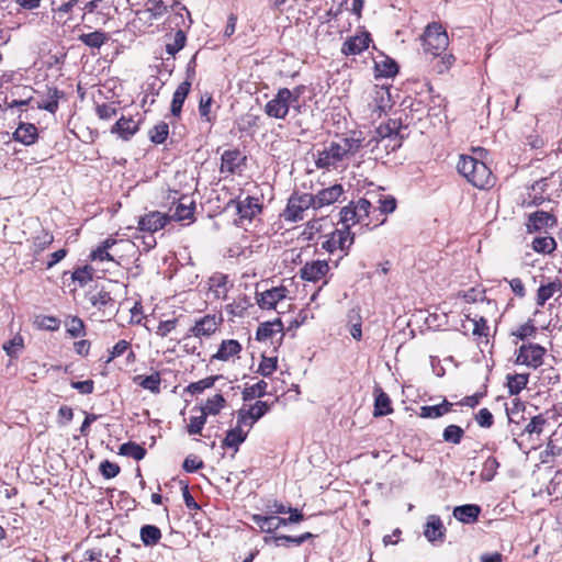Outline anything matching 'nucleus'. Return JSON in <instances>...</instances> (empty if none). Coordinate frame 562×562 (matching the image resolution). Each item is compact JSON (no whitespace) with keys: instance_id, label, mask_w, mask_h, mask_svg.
I'll return each mask as SVG.
<instances>
[{"instance_id":"4be33fe9","label":"nucleus","mask_w":562,"mask_h":562,"mask_svg":"<svg viewBox=\"0 0 562 562\" xmlns=\"http://www.w3.org/2000/svg\"><path fill=\"white\" fill-rule=\"evenodd\" d=\"M261 212V204L257 198L246 196L237 202V213L240 220H252Z\"/></svg>"},{"instance_id":"79ce46f5","label":"nucleus","mask_w":562,"mask_h":562,"mask_svg":"<svg viewBox=\"0 0 562 562\" xmlns=\"http://www.w3.org/2000/svg\"><path fill=\"white\" fill-rule=\"evenodd\" d=\"M555 247L557 243L554 238L550 236L537 237L532 241L533 250L541 254H550Z\"/></svg>"},{"instance_id":"473e14b6","label":"nucleus","mask_w":562,"mask_h":562,"mask_svg":"<svg viewBox=\"0 0 562 562\" xmlns=\"http://www.w3.org/2000/svg\"><path fill=\"white\" fill-rule=\"evenodd\" d=\"M139 537L144 546L153 547L156 546L161 539V531L157 526L144 525L140 528Z\"/></svg>"},{"instance_id":"09e8293b","label":"nucleus","mask_w":562,"mask_h":562,"mask_svg":"<svg viewBox=\"0 0 562 562\" xmlns=\"http://www.w3.org/2000/svg\"><path fill=\"white\" fill-rule=\"evenodd\" d=\"M186 34L182 30H178L172 38V42L166 44V52L175 56L178 52H180L186 45Z\"/></svg>"},{"instance_id":"f704fd0d","label":"nucleus","mask_w":562,"mask_h":562,"mask_svg":"<svg viewBox=\"0 0 562 562\" xmlns=\"http://www.w3.org/2000/svg\"><path fill=\"white\" fill-rule=\"evenodd\" d=\"M119 453L121 456L131 457L134 460L139 461L145 458L146 449L136 442L128 441V442L121 445V447L119 449Z\"/></svg>"},{"instance_id":"2f4dec72","label":"nucleus","mask_w":562,"mask_h":562,"mask_svg":"<svg viewBox=\"0 0 562 562\" xmlns=\"http://www.w3.org/2000/svg\"><path fill=\"white\" fill-rule=\"evenodd\" d=\"M134 382L153 393L160 392L161 378L159 372H154L150 375L138 374L134 378Z\"/></svg>"},{"instance_id":"49530a36","label":"nucleus","mask_w":562,"mask_h":562,"mask_svg":"<svg viewBox=\"0 0 562 562\" xmlns=\"http://www.w3.org/2000/svg\"><path fill=\"white\" fill-rule=\"evenodd\" d=\"M270 409V405L263 401H257L255 404L246 407V413L252 419V422H258L262 416H265Z\"/></svg>"},{"instance_id":"a211bd4d","label":"nucleus","mask_w":562,"mask_h":562,"mask_svg":"<svg viewBox=\"0 0 562 562\" xmlns=\"http://www.w3.org/2000/svg\"><path fill=\"white\" fill-rule=\"evenodd\" d=\"M288 290L284 286H277L257 293V303L263 310L276 308L277 304L286 296Z\"/></svg>"},{"instance_id":"39448f33","label":"nucleus","mask_w":562,"mask_h":562,"mask_svg":"<svg viewBox=\"0 0 562 562\" xmlns=\"http://www.w3.org/2000/svg\"><path fill=\"white\" fill-rule=\"evenodd\" d=\"M299 91L281 88L277 94L266 103L265 113L269 117L277 120H284L290 112V109L299 102Z\"/></svg>"},{"instance_id":"5701e85b","label":"nucleus","mask_w":562,"mask_h":562,"mask_svg":"<svg viewBox=\"0 0 562 562\" xmlns=\"http://www.w3.org/2000/svg\"><path fill=\"white\" fill-rule=\"evenodd\" d=\"M555 222L557 220L552 214L544 211H537L529 215L527 227L529 232H536L553 226Z\"/></svg>"},{"instance_id":"72a5a7b5","label":"nucleus","mask_w":562,"mask_h":562,"mask_svg":"<svg viewBox=\"0 0 562 562\" xmlns=\"http://www.w3.org/2000/svg\"><path fill=\"white\" fill-rule=\"evenodd\" d=\"M108 40V34L101 31H94L79 36V41L91 48H100Z\"/></svg>"},{"instance_id":"ea45409f","label":"nucleus","mask_w":562,"mask_h":562,"mask_svg":"<svg viewBox=\"0 0 562 562\" xmlns=\"http://www.w3.org/2000/svg\"><path fill=\"white\" fill-rule=\"evenodd\" d=\"M507 386L508 391L512 395L519 394L521 390H524L528 383V374H514L507 376Z\"/></svg>"},{"instance_id":"aec40b11","label":"nucleus","mask_w":562,"mask_h":562,"mask_svg":"<svg viewBox=\"0 0 562 562\" xmlns=\"http://www.w3.org/2000/svg\"><path fill=\"white\" fill-rule=\"evenodd\" d=\"M139 130V121L132 116L122 115L111 127V133L116 134L120 138L128 140Z\"/></svg>"},{"instance_id":"c03bdc74","label":"nucleus","mask_w":562,"mask_h":562,"mask_svg":"<svg viewBox=\"0 0 562 562\" xmlns=\"http://www.w3.org/2000/svg\"><path fill=\"white\" fill-rule=\"evenodd\" d=\"M267 382L263 380L258 381L251 386H248L243 392V398L244 401H249L255 398L256 396L262 397L267 393Z\"/></svg>"},{"instance_id":"37998d69","label":"nucleus","mask_w":562,"mask_h":562,"mask_svg":"<svg viewBox=\"0 0 562 562\" xmlns=\"http://www.w3.org/2000/svg\"><path fill=\"white\" fill-rule=\"evenodd\" d=\"M378 206L375 207V215L380 218L381 215L393 213L396 209V200L392 195L381 196L378 200Z\"/></svg>"},{"instance_id":"2eb2a0df","label":"nucleus","mask_w":562,"mask_h":562,"mask_svg":"<svg viewBox=\"0 0 562 562\" xmlns=\"http://www.w3.org/2000/svg\"><path fill=\"white\" fill-rule=\"evenodd\" d=\"M209 293L214 300H226L232 283L226 274L216 272L207 280Z\"/></svg>"},{"instance_id":"cd10ccee","label":"nucleus","mask_w":562,"mask_h":562,"mask_svg":"<svg viewBox=\"0 0 562 562\" xmlns=\"http://www.w3.org/2000/svg\"><path fill=\"white\" fill-rule=\"evenodd\" d=\"M374 412L375 417L385 416L393 412L389 395L380 387L374 390Z\"/></svg>"},{"instance_id":"338daca9","label":"nucleus","mask_w":562,"mask_h":562,"mask_svg":"<svg viewBox=\"0 0 562 562\" xmlns=\"http://www.w3.org/2000/svg\"><path fill=\"white\" fill-rule=\"evenodd\" d=\"M178 326V318H171L159 323L156 335L159 337H167Z\"/></svg>"},{"instance_id":"de8ad7c7","label":"nucleus","mask_w":562,"mask_h":562,"mask_svg":"<svg viewBox=\"0 0 562 562\" xmlns=\"http://www.w3.org/2000/svg\"><path fill=\"white\" fill-rule=\"evenodd\" d=\"M225 402L226 401L222 394H215L210 397L201 408L206 413V415H216L224 407Z\"/></svg>"},{"instance_id":"c9c22d12","label":"nucleus","mask_w":562,"mask_h":562,"mask_svg":"<svg viewBox=\"0 0 562 562\" xmlns=\"http://www.w3.org/2000/svg\"><path fill=\"white\" fill-rule=\"evenodd\" d=\"M282 330V323L280 321H277L274 323H263L259 325L257 333H256V339L259 341H265L270 339L276 333H279Z\"/></svg>"},{"instance_id":"4d7b16f0","label":"nucleus","mask_w":562,"mask_h":562,"mask_svg":"<svg viewBox=\"0 0 562 562\" xmlns=\"http://www.w3.org/2000/svg\"><path fill=\"white\" fill-rule=\"evenodd\" d=\"M470 325H471V331H472V335L474 336H487L488 335V325H487V322L483 318V317H480L479 319L476 318H470L469 316H467V321Z\"/></svg>"},{"instance_id":"58836bf2","label":"nucleus","mask_w":562,"mask_h":562,"mask_svg":"<svg viewBox=\"0 0 562 562\" xmlns=\"http://www.w3.org/2000/svg\"><path fill=\"white\" fill-rule=\"evenodd\" d=\"M499 468V462L495 457H488L482 467L480 477L483 482H491Z\"/></svg>"},{"instance_id":"0e129e2a","label":"nucleus","mask_w":562,"mask_h":562,"mask_svg":"<svg viewBox=\"0 0 562 562\" xmlns=\"http://www.w3.org/2000/svg\"><path fill=\"white\" fill-rule=\"evenodd\" d=\"M547 420L541 416L537 415L530 419V422L525 427V432L532 435H540L543 430Z\"/></svg>"},{"instance_id":"393cba45","label":"nucleus","mask_w":562,"mask_h":562,"mask_svg":"<svg viewBox=\"0 0 562 562\" xmlns=\"http://www.w3.org/2000/svg\"><path fill=\"white\" fill-rule=\"evenodd\" d=\"M481 507L474 504L457 506L453 509V517L463 524H473L477 520Z\"/></svg>"},{"instance_id":"b1692460","label":"nucleus","mask_w":562,"mask_h":562,"mask_svg":"<svg viewBox=\"0 0 562 562\" xmlns=\"http://www.w3.org/2000/svg\"><path fill=\"white\" fill-rule=\"evenodd\" d=\"M38 137L37 127L32 123H20L13 133V138L23 145H33Z\"/></svg>"},{"instance_id":"dca6fc26","label":"nucleus","mask_w":562,"mask_h":562,"mask_svg":"<svg viewBox=\"0 0 562 562\" xmlns=\"http://www.w3.org/2000/svg\"><path fill=\"white\" fill-rule=\"evenodd\" d=\"M370 43L371 37L370 34L367 32L357 34L355 36H350L344 42L341 46V53L346 56L359 55L366 49H368Z\"/></svg>"},{"instance_id":"e2e57ef3","label":"nucleus","mask_w":562,"mask_h":562,"mask_svg":"<svg viewBox=\"0 0 562 562\" xmlns=\"http://www.w3.org/2000/svg\"><path fill=\"white\" fill-rule=\"evenodd\" d=\"M90 302L93 306L98 308L105 307L109 304L113 303V299L111 297V294L104 290H101L97 292L95 294L91 295Z\"/></svg>"},{"instance_id":"c756f323","label":"nucleus","mask_w":562,"mask_h":562,"mask_svg":"<svg viewBox=\"0 0 562 562\" xmlns=\"http://www.w3.org/2000/svg\"><path fill=\"white\" fill-rule=\"evenodd\" d=\"M428 541L434 542L443 537V525L438 516H429L424 530Z\"/></svg>"},{"instance_id":"774afa93","label":"nucleus","mask_w":562,"mask_h":562,"mask_svg":"<svg viewBox=\"0 0 562 562\" xmlns=\"http://www.w3.org/2000/svg\"><path fill=\"white\" fill-rule=\"evenodd\" d=\"M100 472L105 479H113L120 473V467L109 460L100 464Z\"/></svg>"},{"instance_id":"864d4df0","label":"nucleus","mask_w":562,"mask_h":562,"mask_svg":"<svg viewBox=\"0 0 562 562\" xmlns=\"http://www.w3.org/2000/svg\"><path fill=\"white\" fill-rule=\"evenodd\" d=\"M95 114L100 120L110 121L117 115V108L114 102L98 104Z\"/></svg>"},{"instance_id":"7c9ffc66","label":"nucleus","mask_w":562,"mask_h":562,"mask_svg":"<svg viewBox=\"0 0 562 562\" xmlns=\"http://www.w3.org/2000/svg\"><path fill=\"white\" fill-rule=\"evenodd\" d=\"M452 408V403L443 400L442 403L431 406H422L419 416L422 418H438L448 414Z\"/></svg>"},{"instance_id":"603ef678","label":"nucleus","mask_w":562,"mask_h":562,"mask_svg":"<svg viewBox=\"0 0 562 562\" xmlns=\"http://www.w3.org/2000/svg\"><path fill=\"white\" fill-rule=\"evenodd\" d=\"M217 379L218 376L214 375L207 376L196 382H192L187 386V392L190 394H200L204 390L212 387Z\"/></svg>"},{"instance_id":"6e6d98bb","label":"nucleus","mask_w":562,"mask_h":562,"mask_svg":"<svg viewBox=\"0 0 562 562\" xmlns=\"http://www.w3.org/2000/svg\"><path fill=\"white\" fill-rule=\"evenodd\" d=\"M35 325L40 329L55 331V330H57L59 328L60 321L57 317H55V316L42 315V316H37L35 318Z\"/></svg>"},{"instance_id":"6e6552de","label":"nucleus","mask_w":562,"mask_h":562,"mask_svg":"<svg viewBox=\"0 0 562 562\" xmlns=\"http://www.w3.org/2000/svg\"><path fill=\"white\" fill-rule=\"evenodd\" d=\"M355 236L348 227L341 229H335L333 233L326 236V240L323 241L322 247L328 252L340 250L347 254L348 249L353 244Z\"/></svg>"},{"instance_id":"a878e982","label":"nucleus","mask_w":562,"mask_h":562,"mask_svg":"<svg viewBox=\"0 0 562 562\" xmlns=\"http://www.w3.org/2000/svg\"><path fill=\"white\" fill-rule=\"evenodd\" d=\"M191 89V80L187 79L181 82L176 89L172 101H171V113L175 116H179L181 113L182 105L184 103L186 98L188 97Z\"/></svg>"},{"instance_id":"bb28decb","label":"nucleus","mask_w":562,"mask_h":562,"mask_svg":"<svg viewBox=\"0 0 562 562\" xmlns=\"http://www.w3.org/2000/svg\"><path fill=\"white\" fill-rule=\"evenodd\" d=\"M562 283L560 280L549 281L541 283L538 291L536 303L538 306H543L555 293L561 292Z\"/></svg>"},{"instance_id":"052dcab7","label":"nucleus","mask_w":562,"mask_h":562,"mask_svg":"<svg viewBox=\"0 0 562 562\" xmlns=\"http://www.w3.org/2000/svg\"><path fill=\"white\" fill-rule=\"evenodd\" d=\"M58 90H49V98L43 102L37 103V108L55 113L58 109Z\"/></svg>"},{"instance_id":"1a4fd4ad","label":"nucleus","mask_w":562,"mask_h":562,"mask_svg":"<svg viewBox=\"0 0 562 562\" xmlns=\"http://www.w3.org/2000/svg\"><path fill=\"white\" fill-rule=\"evenodd\" d=\"M546 349L538 344H524L519 347L516 363L537 369L543 363Z\"/></svg>"},{"instance_id":"4c0bfd02","label":"nucleus","mask_w":562,"mask_h":562,"mask_svg":"<svg viewBox=\"0 0 562 562\" xmlns=\"http://www.w3.org/2000/svg\"><path fill=\"white\" fill-rule=\"evenodd\" d=\"M54 241V236L47 231H41L32 238L33 252L38 255Z\"/></svg>"},{"instance_id":"69168bd1","label":"nucleus","mask_w":562,"mask_h":562,"mask_svg":"<svg viewBox=\"0 0 562 562\" xmlns=\"http://www.w3.org/2000/svg\"><path fill=\"white\" fill-rule=\"evenodd\" d=\"M67 331L74 338L85 334V324L79 317H72L67 324Z\"/></svg>"},{"instance_id":"680f3d73","label":"nucleus","mask_w":562,"mask_h":562,"mask_svg":"<svg viewBox=\"0 0 562 562\" xmlns=\"http://www.w3.org/2000/svg\"><path fill=\"white\" fill-rule=\"evenodd\" d=\"M277 358L273 357H262L259 363V373L263 376L271 375L277 370Z\"/></svg>"},{"instance_id":"412c9836","label":"nucleus","mask_w":562,"mask_h":562,"mask_svg":"<svg viewBox=\"0 0 562 562\" xmlns=\"http://www.w3.org/2000/svg\"><path fill=\"white\" fill-rule=\"evenodd\" d=\"M241 350L243 347L238 340L226 339L221 342L216 353H214L211 359L220 361H229L234 357H238Z\"/></svg>"},{"instance_id":"c85d7f7f","label":"nucleus","mask_w":562,"mask_h":562,"mask_svg":"<svg viewBox=\"0 0 562 562\" xmlns=\"http://www.w3.org/2000/svg\"><path fill=\"white\" fill-rule=\"evenodd\" d=\"M247 439L246 430L243 431L239 427H234L226 432L225 438L222 441L223 448H229L234 450L236 453L239 449V446L245 442Z\"/></svg>"},{"instance_id":"9b49d317","label":"nucleus","mask_w":562,"mask_h":562,"mask_svg":"<svg viewBox=\"0 0 562 562\" xmlns=\"http://www.w3.org/2000/svg\"><path fill=\"white\" fill-rule=\"evenodd\" d=\"M222 323L221 314H206L194 322V325L189 329V334L198 338H209L216 333Z\"/></svg>"},{"instance_id":"9d476101","label":"nucleus","mask_w":562,"mask_h":562,"mask_svg":"<svg viewBox=\"0 0 562 562\" xmlns=\"http://www.w3.org/2000/svg\"><path fill=\"white\" fill-rule=\"evenodd\" d=\"M168 5L164 0H146L144 9L137 10L133 24L143 22L144 24L151 25L153 21L160 19L167 13Z\"/></svg>"},{"instance_id":"f3484780","label":"nucleus","mask_w":562,"mask_h":562,"mask_svg":"<svg viewBox=\"0 0 562 562\" xmlns=\"http://www.w3.org/2000/svg\"><path fill=\"white\" fill-rule=\"evenodd\" d=\"M245 157L238 149L225 150L221 157V173L226 176L234 175L238 168L244 164Z\"/></svg>"},{"instance_id":"8fccbe9b","label":"nucleus","mask_w":562,"mask_h":562,"mask_svg":"<svg viewBox=\"0 0 562 562\" xmlns=\"http://www.w3.org/2000/svg\"><path fill=\"white\" fill-rule=\"evenodd\" d=\"M169 134V126L165 122H160L156 124L150 131H149V137L150 140L155 144H162Z\"/></svg>"},{"instance_id":"a19ab883","label":"nucleus","mask_w":562,"mask_h":562,"mask_svg":"<svg viewBox=\"0 0 562 562\" xmlns=\"http://www.w3.org/2000/svg\"><path fill=\"white\" fill-rule=\"evenodd\" d=\"M464 437V430L458 425H449L443 429L442 439L445 442L459 445Z\"/></svg>"},{"instance_id":"13d9d810","label":"nucleus","mask_w":562,"mask_h":562,"mask_svg":"<svg viewBox=\"0 0 562 562\" xmlns=\"http://www.w3.org/2000/svg\"><path fill=\"white\" fill-rule=\"evenodd\" d=\"M255 424L256 422H252L249 415H247L246 406H243L237 411L236 427H239V429L243 431L246 430L247 436Z\"/></svg>"},{"instance_id":"3c124183","label":"nucleus","mask_w":562,"mask_h":562,"mask_svg":"<svg viewBox=\"0 0 562 562\" xmlns=\"http://www.w3.org/2000/svg\"><path fill=\"white\" fill-rule=\"evenodd\" d=\"M252 521L261 529V531L267 533H272L277 530L276 526V516H261L254 515Z\"/></svg>"},{"instance_id":"bf43d9fd","label":"nucleus","mask_w":562,"mask_h":562,"mask_svg":"<svg viewBox=\"0 0 562 562\" xmlns=\"http://www.w3.org/2000/svg\"><path fill=\"white\" fill-rule=\"evenodd\" d=\"M193 210L194 207L191 205H186L184 203L180 202L176 209L173 214L170 216V220L175 221H184L190 220L193 216Z\"/></svg>"},{"instance_id":"6ab92c4d","label":"nucleus","mask_w":562,"mask_h":562,"mask_svg":"<svg viewBox=\"0 0 562 562\" xmlns=\"http://www.w3.org/2000/svg\"><path fill=\"white\" fill-rule=\"evenodd\" d=\"M123 244L125 246H131L128 240H117L113 237H109L102 241L90 255L91 260L93 261H114V252L111 250L117 245Z\"/></svg>"},{"instance_id":"4468645a","label":"nucleus","mask_w":562,"mask_h":562,"mask_svg":"<svg viewBox=\"0 0 562 562\" xmlns=\"http://www.w3.org/2000/svg\"><path fill=\"white\" fill-rule=\"evenodd\" d=\"M345 190L341 184L336 183L331 187L319 190L316 194H312L314 199V210H319L325 206H329L337 202L344 194Z\"/></svg>"},{"instance_id":"20e7f679","label":"nucleus","mask_w":562,"mask_h":562,"mask_svg":"<svg viewBox=\"0 0 562 562\" xmlns=\"http://www.w3.org/2000/svg\"><path fill=\"white\" fill-rule=\"evenodd\" d=\"M457 169L475 188L486 189L493 186L490 168L477 158L461 155Z\"/></svg>"},{"instance_id":"a18cd8bd","label":"nucleus","mask_w":562,"mask_h":562,"mask_svg":"<svg viewBox=\"0 0 562 562\" xmlns=\"http://www.w3.org/2000/svg\"><path fill=\"white\" fill-rule=\"evenodd\" d=\"M199 415L191 416L188 424V432L190 435L201 434L205 423H206V413L200 407Z\"/></svg>"},{"instance_id":"7ed1b4c3","label":"nucleus","mask_w":562,"mask_h":562,"mask_svg":"<svg viewBox=\"0 0 562 562\" xmlns=\"http://www.w3.org/2000/svg\"><path fill=\"white\" fill-rule=\"evenodd\" d=\"M375 206L366 198L349 202L340 211L341 223L350 229L352 225L360 224L368 228L376 227L385 222L378 218Z\"/></svg>"},{"instance_id":"423d86ee","label":"nucleus","mask_w":562,"mask_h":562,"mask_svg":"<svg viewBox=\"0 0 562 562\" xmlns=\"http://www.w3.org/2000/svg\"><path fill=\"white\" fill-rule=\"evenodd\" d=\"M313 201L315 200L310 193H292L283 212L284 220L292 223L302 221L305 212L311 207L314 209Z\"/></svg>"},{"instance_id":"f257e3e1","label":"nucleus","mask_w":562,"mask_h":562,"mask_svg":"<svg viewBox=\"0 0 562 562\" xmlns=\"http://www.w3.org/2000/svg\"><path fill=\"white\" fill-rule=\"evenodd\" d=\"M363 147L361 132H353L350 136L341 137L331 142L322 150H318L315 158V166L327 171L344 170L349 159Z\"/></svg>"},{"instance_id":"0eeeda50","label":"nucleus","mask_w":562,"mask_h":562,"mask_svg":"<svg viewBox=\"0 0 562 562\" xmlns=\"http://www.w3.org/2000/svg\"><path fill=\"white\" fill-rule=\"evenodd\" d=\"M404 130L405 127H403L397 120H389L380 124L376 134L380 137V142L384 143L385 149L393 151L401 147L402 139L404 138Z\"/></svg>"},{"instance_id":"f03ea898","label":"nucleus","mask_w":562,"mask_h":562,"mask_svg":"<svg viewBox=\"0 0 562 562\" xmlns=\"http://www.w3.org/2000/svg\"><path fill=\"white\" fill-rule=\"evenodd\" d=\"M422 40L424 52L432 57L439 58L435 70L438 74L448 71L456 58L452 54L446 53L449 46V36L443 26L436 22L428 24L423 33Z\"/></svg>"},{"instance_id":"ddd939ff","label":"nucleus","mask_w":562,"mask_h":562,"mask_svg":"<svg viewBox=\"0 0 562 562\" xmlns=\"http://www.w3.org/2000/svg\"><path fill=\"white\" fill-rule=\"evenodd\" d=\"M169 222V215L158 211H153L139 217L138 229L142 232L155 233L164 228Z\"/></svg>"},{"instance_id":"e433bc0d","label":"nucleus","mask_w":562,"mask_h":562,"mask_svg":"<svg viewBox=\"0 0 562 562\" xmlns=\"http://www.w3.org/2000/svg\"><path fill=\"white\" fill-rule=\"evenodd\" d=\"M397 71V64L391 58H384L380 61H375L376 77H393Z\"/></svg>"},{"instance_id":"5fc2aeb1","label":"nucleus","mask_w":562,"mask_h":562,"mask_svg":"<svg viewBox=\"0 0 562 562\" xmlns=\"http://www.w3.org/2000/svg\"><path fill=\"white\" fill-rule=\"evenodd\" d=\"M24 348V340L21 335H15L12 339L3 345V350L11 358H15Z\"/></svg>"},{"instance_id":"f8f14e48","label":"nucleus","mask_w":562,"mask_h":562,"mask_svg":"<svg viewBox=\"0 0 562 562\" xmlns=\"http://www.w3.org/2000/svg\"><path fill=\"white\" fill-rule=\"evenodd\" d=\"M329 272V265L326 260H313L306 262L300 270V276L305 281L318 282Z\"/></svg>"}]
</instances>
